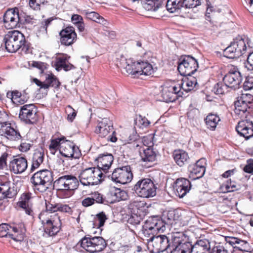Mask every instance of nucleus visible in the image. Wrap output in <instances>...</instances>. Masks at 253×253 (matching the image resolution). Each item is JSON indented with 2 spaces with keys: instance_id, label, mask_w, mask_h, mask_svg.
Segmentation results:
<instances>
[{
  "instance_id": "338daca9",
  "label": "nucleus",
  "mask_w": 253,
  "mask_h": 253,
  "mask_svg": "<svg viewBox=\"0 0 253 253\" xmlns=\"http://www.w3.org/2000/svg\"><path fill=\"white\" fill-rule=\"evenodd\" d=\"M71 21L74 25H77L84 21L82 16L78 14H73L71 17Z\"/></svg>"
},
{
  "instance_id": "de8ad7c7",
  "label": "nucleus",
  "mask_w": 253,
  "mask_h": 253,
  "mask_svg": "<svg viewBox=\"0 0 253 253\" xmlns=\"http://www.w3.org/2000/svg\"><path fill=\"white\" fill-rule=\"evenodd\" d=\"M239 243L236 245L235 248L241 252H249L251 250V247L249 244L245 240L240 239Z\"/></svg>"
},
{
  "instance_id": "79ce46f5",
  "label": "nucleus",
  "mask_w": 253,
  "mask_h": 253,
  "mask_svg": "<svg viewBox=\"0 0 253 253\" xmlns=\"http://www.w3.org/2000/svg\"><path fill=\"white\" fill-rule=\"evenodd\" d=\"M44 83L43 89H48L49 86L58 87L60 84V83L57 78L52 74H48L46 76Z\"/></svg>"
},
{
  "instance_id": "5701e85b",
  "label": "nucleus",
  "mask_w": 253,
  "mask_h": 253,
  "mask_svg": "<svg viewBox=\"0 0 253 253\" xmlns=\"http://www.w3.org/2000/svg\"><path fill=\"white\" fill-rule=\"evenodd\" d=\"M0 134L10 140H18L21 138L15 125L7 121L0 126Z\"/></svg>"
},
{
  "instance_id": "7ed1b4c3",
  "label": "nucleus",
  "mask_w": 253,
  "mask_h": 253,
  "mask_svg": "<svg viewBox=\"0 0 253 253\" xmlns=\"http://www.w3.org/2000/svg\"><path fill=\"white\" fill-rule=\"evenodd\" d=\"M54 185L59 196L62 198H67L73 195L74 190L78 188L79 183L76 176L65 175L56 180Z\"/></svg>"
},
{
  "instance_id": "0e129e2a",
  "label": "nucleus",
  "mask_w": 253,
  "mask_h": 253,
  "mask_svg": "<svg viewBox=\"0 0 253 253\" xmlns=\"http://www.w3.org/2000/svg\"><path fill=\"white\" fill-rule=\"evenodd\" d=\"M211 253H229L225 248L221 246H218L212 248Z\"/></svg>"
},
{
  "instance_id": "c9c22d12",
  "label": "nucleus",
  "mask_w": 253,
  "mask_h": 253,
  "mask_svg": "<svg viewBox=\"0 0 253 253\" xmlns=\"http://www.w3.org/2000/svg\"><path fill=\"white\" fill-rule=\"evenodd\" d=\"M82 13L84 14L87 19L97 23L106 27L108 25V22L107 20L105 19L102 16H100L98 13L95 11H89L87 10H84Z\"/></svg>"
},
{
  "instance_id": "2eb2a0df",
  "label": "nucleus",
  "mask_w": 253,
  "mask_h": 253,
  "mask_svg": "<svg viewBox=\"0 0 253 253\" xmlns=\"http://www.w3.org/2000/svg\"><path fill=\"white\" fill-rule=\"evenodd\" d=\"M109 176L113 181L125 184L131 181L133 174L130 166L127 165L115 169Z\"/></svg>"
},
{
  "instance_id": "58836bf2",
  "label": "nucleus",
  "mask_w": 253,
  "mask_h": 253,
  "mask_svg": "<svg viewBox=\"0 0 253 253\" xmlns=\"http://www.w3.org/2000/svg\"><path fill=\"white\" fill-rule=\"evenodd\" d=\"M205 170L201 167L191 165L188 167L189 172V177L192 179H197L202 177L205 174Z\"/></svg>"
},
{
  "instance_id": "f3484780",
  "label": "nucleus",
  "mask_w": 253,
  "mask_h": 253,
  "mask_svg": "<svg viewBox=\"0 0 253 253\" xmlns=\"http://www.w3.org/2000/svg\"><path fill=\"white\" fill-rule=\"evenodd\" d=\"M0 237H9L21 244L23 243L24 235L22 231H19L17 226L2 223L0 225Z\"/></svg>"
},
{
  "instance_id": "864d4df0",
  "label": "nucleus",
  "mask_w": 253,
  "mask_h": 253,
  "mask_svg": "<svg viewBox=\"0 0 253 253\" xmlns=\"http://www.w3.org/2000/svg\"><path fill=\"white\" fill-rule=\"evenodd\" d=\"M66 112L68 113L67 120L71 122H73L77 115L76 111L69 105L67 107Z\"/></svg>"
},
{
  "instance_id": "bf43d9fd",
  "label": "nucleus",
  "mask_w": 253,
  "mask_h": 253,
  "mask_svg": "<svg viewBox=\"0 0 253 253\" xmlns=\"http://www.w3.org/2000/svg\"><path fill=\"white\" fill-rule=\"evenodd\" d=\"M225 241L226 242L225 245L228 244L232 246L234 248H235L236 245L239 243L240 239L234 237H226L225 238Z\"/></svg>"
},
{
  "instance_id": "c756f323",
  "label": "nucleus",
  "mask_w": 253,
  "mask_h": 253,
  "mask_svg": "<svg viewBox=\"0 0 253 253\" xmlns=\"http://www.w3.org/2000/svg\"><path fill=\"white\" fill-rule=\"evenodd\" d=\"M145 203L143 201H131L128 205V209L130 211L132 218H137L134 223L137 224L139 222L138 216L141 215V212L145 208Z\"/></svg>"
},
{
  "instance_id": "dca6fc26",
  "label": "nucleus",
  "mask_w": 253,
  "mask_h": 253,
  "mask_svg": "<svg viewBox=\"0 0 253 253\" xmlns=\"http://www.w3.org/2000/svg\"><path fill=\"white\" fill-rule=\"evenodd\" d=\"M201 4L200 0H167L166 7L170 13L178 12L182 7L192 8Z\"/></svg>"
},
{
  "instance_id": "052dcab7",
  "label": "nucleus",
  "mask_w": 253,
  "mask_h": 253,
  "mask_svg": "<svg viewBox=\"0 0 253 253\" xmlns=\"http://www.w3.org/2000/svg\"><path fill=\"white\" fill-rule=\"evenodd\" d=\"M7 156L8 154L6 153H4L0 157V170L3 169L6 167Z\"/></svg>"
},
{
  "instance_id": "2f4dec72",
  "label": "nucleus",
  "mask_w": 253,
  "mask_h": 253,
  "mask_svg": "<svg viewBox=\"0 0 253 253\" xmlns=\"http://www.w3.org/2000/svg\"><path fill=\"white\" fill-rule=\"evenodd\" d=\"M17 194L14 186H11L9 181H0V201L6 198H12Z\"/></svg>"
},
{
  "instance_id": "7c9ffc66",
  "label": "nucleus",
  "mask_w": 253,
  "mask_h": 253,
  "mask_svg": "<svg viewBox=\"0 0 253 253\" xmlns=\"http://www.w3.org/2000/svg\"><path fill=\"white\" fill-rule=\"evenodd\" d=\"M95 160L97 163V168L106 172L110 168L114 158L111 154H101L98 155Z\"/></svg>"
},
{
  "instance_id": "bb28decb",
  "label": "nucleus",
  "mask_w": 253,
  "mask_h": 253,
  "mask_svg": "<svg viewBox=\"0 0 253 253\" xmlns=\"http://www.w3.org/2000/svg\"><path fill=\"white\" fill-rule=\"evenodd\" d=\"M60 42L61 44L69 46L72 44L76 40L77 35L74 28L68 27L60 32Z\"/></svg>"
},
{
  "instance_id": "13d9d810",
  "label": "nucleus",
  "mask_w": 253,
  "mask_h": 253,
  "mask_svg": "<svg viewBox=\"0 0 253 253\" xmlns=\"http://www.w3.org/2000/svg\"><path fill=\"white\" fill-rule=\"evenodd\" d=\"M248 70H253V51H250L247 58V63L245 65Z\"/></svg>"
},
{
  "instance_id": "c85d7f7f",
  "label": "nucleus",
  "mask_w": 253,
  "mask_h": 253,
  "mask_svg": "<svg viewBox=\"0 0 253 253\" xmlns=\"http://www.w3.org/2000/svg\"><path fill=\"white\" fill-rule=\"evenodd\" d=\"M109 203L113 204L120 201L125 200L127 198V194L120 188L112 187L107 193Z\"/></svg>"
},
{
  "instance_id": "cd10ccee",
  "label": "nucleus",
  "mask_w": 253,
  "mask_h": 253,
  "mask_svg": "<svg viewBox=\"0 0 253 253\" xmlns=\"http://www.w3.org/2000/svg\"><path fill=\"white\" fill-rule=\"evenodd\" d=\"M70 57L67 54H60L56 57L53 66L55 69L59 71L62 69L65 71H68L75 69V66L69 62Z\"/></svg>"
},
{
  "instance_id": "49530a36",
  "label": "nucleus",
  "mask_w": 253,
  "mask_h": 253,
  "mask_svg": "<svg viewBox=\"0 0 253 253\" xmlns=\"http://www.w3.org/2000/svg\"><path fill=\"white\" fill-rule=\"evenodd\" d=\"M92 198L95 203L98 204H103L104 205L109 204V201L108 197L107 198L104 197L103 196L98 192H94L92 194Z\"/></svg>"
},
{
  "instance_id": "5fc2aeb1",
  "label": "nucleus",
  "mask_w": 253,
  "mask_h": 253,
  "mask_svg": "<svg viewBox=\"0 0 253 253\" xmlns=\"http://www.w3.org/2000/svg\"><path fill=\"white\" fill-rule=\"evenodd\" d=\"M57 211H59L69 214L72 213V209L68 205L62 203H57Z\"/></svg>"
},
{
  "instance_id": "ddd939ff",
  "label": "nucleus",
  "mask_w": 253,
  "mask_h": 253,
  "mask_svg": "<svg viewBox=\"0 0 253 253\" xmlns=\"http://www.w3.org/2000/svg\"><path fill=\"white\" fill-rule=\"evenodd\" d=\"M198 68L197 60L190 55L185 56L180 59L177 70L183 76H190Z\"/></svg>"
},
{
  "instance_id": "72a5a7b5",
  "label": "nucleus",
  "mask_w": 253,
  "mask_h": 253,
  "mask_svg": "<svg viewBox=\"0 0 253 253\" xmlns=\"http://www.w3.org/2000/svg\"><path fill=\"white\" fill-rule=\"evenodd\" d=\"M44 157V152L42 150L35 151L32 159V165L30 168L31 172L34 171L39 168L43 162Z\"/></svg>"
},
{
  "instance_id": "412c9836",
  "label": "nucleus",
  "mask_w": 253,
  "mask_h": 253,
  "mask_svg": "<svg viewBox=\"0 0 253 253\" xmlns=\"http://www.w3.org/2000/svg\"><path fill=\"white\" fill-rule=\"evenodd\" d=\"M116 65L118 67L123 69V73H127L137 76L138 68L137 62L134 61L132 59H126L123 55L120 56V58H117L116 61Z\"/></svg>"
},
{
  "instance_id": "f03ea898",
  "label": "nucleus",
  "mask_w": 253,
  "mask_h": 253,
  "mask_svg": "<svg viewBox=\"0 0 253 253\" xmlns=\"http://www.w3.org/2000/svg\"><path fill=\"white\" fill-rule=\"evenodd\" d=\"M251 47V40L244 36H238L224 50L223 55L228 58L234 59L241 57Z\"/></svg>"
},
{
  "instance_id": "20e7f679",
  "label": "nucleus",
  "mask_w": 253,
  "mask_h": 253,
  "mask_svg": "<svg viewBox=\"0 0 253 253\" xmlns=\"http://www.w3.org/2000/svg\"><path fill=\"white\" fill-rule=\"evenodd\" d=\"M3 41L5 49L9 52H15L19 49L26 52L28 50L25 36L18 31L14 30L8 32L4 36Z\"/></svg>"
},
{
  "instance_id": "a18cd8bd",
  "label": "nucleus",
  "mask_w": 253,
  "mask_h": 253,
  "mask_svg": "<svg viewBox=\"0 0 253 253\" xmlns=\"http://www.w3.org/2000/svg\"><path fill=\"white\" fill-rule=\"evenodd\" d=\"M150 124V122L145 117L140 115L137 116L135 120V126L140 128H146Z\"/></svg>"
},
{
  "instance_id": "4be33fe9",
  "label": "nucleus",
  "mask_w": 253,
  "mask_h": 253,
  "mask_svg": "<svg viewBox=\"0 0 253 253\" xmlns=\"http://www.w3.org/2000/svg\"><path fill=\"white\" fill-rule=\"evenodd\" d=\"M242 81L241 73L235 68L230 70L223 79L224 83L229 88L236 89L240 87Z\"/></svg>"
},
{
  "instance_id": "37998d69",
  "label": "nucleus",
  "mask_w": 253,
  "mask_h": 253,
  "mask_svg": "<svg viewBox=\"0 0 253 253\" xmlns=\"http://www.w3.org/2000/svg\"><path fill=\"white\" fill-rule=\"evenodd\" d=\"M106 219V216L104 212H101L98 213L94 217V221L92 224L93 227L98 228L101 231V228L104 225Z\"/></svg>"
},
{
  "instance_id": "aec40b11",
  "label": "nucleus",
  "mask_w": 253,
  "mask_h": 253,
  "mask_svg": "<svg viewBox=\"0 0 253 253\" xmlns=\"http://www.w3.org/2000/svg\"><path fill=\"white\" fill-rule=\"evenodd\" d=\"M59 152L63 156L73 159H79L82 155L78 147L73 142L65 139L61 144Z\"/></svg>"
},
{
  "instance_id": "f8f14e48",
  "label": "nucleus",
  "mask_w": 253,
  "mask_h": 253,
  "mask_svg": "<svg viewBox=\"0 0 253 253\" xmlns=\"http://www.w3.org/2000/svg\"><path fill=\"white\" fill-rule=\"evenodd\" d=\"M41 220L44 229L43 236L45 237L53 236L56 235L60 231L61 222L59 216L54 214L52 217H47L40 219Z\"/></svg>"
},
{
  "instance_id": "6e6552de",
  "label": "nucleus",
  "mask_w": 253,
  "mask_h": 253,
  "mask_svg": "<svg viewBox=\"0 0 253 253\" xmlns=\"http://www.w3.org/2000/svg\"><path fill=\"white\" fill-rule=\"evenodd\" d=\"M31 18L30 16H27L26 18L24 17L22 14H19L17 10L9 9L6 11L3 16V22L4 26L7 29H13L18 26L21 24H24L25 23L30 22Z\"/></svg>"
},
{
  "instance_id": "423d86ee",
  "label": "nucleus",
  "mask_w": 253,
  "mask_h": 253,
  "mask_svg": "<svg viewBox=\"0 0 253 253\" xmlns=\"http://www.w3.org/2000/svg\"><path fill=\"white\" fill-rule=\"evenodd\" d=\"M83 249L90 253L99 252L106 247L105 240L101 237H92L87 235L83 238L78 243Z\"/></svg>"
},
{
  "instance_id": "09e8293b",
  "label": "nucleus",
  "mask_w": 253,
  "mask_h": 253,
  "mask_svg": "<svg viewBox=\"0 0 253 253\" xmlns=\"http://www.w3.org/2000/svg\"><path fill=\"white\" fill-rule=\"evenodd\" d=\"M227 88L229 87L224 83H218L214 85L213 91L216 94H223L227 91Z\"/></svg>"
},
{
  "instance_id": "4c0bfd02",
  "label": "nucleus",
  "mask_w": 253,
  "mask_h": 253,
  "mask_svg": "<svg viewBox=\"0 0 253 253\" xmlns=\"http://www.w3.org/2000/svg\"><path fill=\"white\" fill-rule=\"evenodd\" d=\"M140 156L142 161L146 163L154 162L156 158L155 152L150 147L143 148L142 152H140Z\"/></svg>"
},
{
  "instance_id": "a19ab883",
  "label": "nucleus",
  "mask_w": 253,
  "mask_h": 253,
  "mask_svg": "<svg viewBox=\"0 0 253 253\" xmlns=\"http://www.w3.org/2000/svg\"><path fill=\"white\" fill-rule=\"evenodd\" d=\"M198 85L197 80L194 77L190 76L181 84V90L182 89L186 92L193 90Z\"/></svg>"
},
{
  "instance_id": "1a4fd4ad",
  "label": "nucleus",
  "mask_w": 253,
  "mask_h": 253,
  "mask_svg": "<svg viewBox=\"0 0 253 253\" xmlns=\"http://www.w3.org/2000/svg\"><path fill=\"white\" fill-rule=\"evenodd\" d=\"M156 187L152 180L144 178L134 185L133 189L139 197L148 198L156 194Z\"/></svg>"
},
{
  "instance_id": "b1692460",
  "label": "nucleus",
  "mask_w": 253,
  "mask_h": 253,
  "mask_svg": "<svg viewBox=\"0 0 253 253\" xmlns=\"http://www.w3.org/2000/svg\"><path fill=\"white\" fill-rule=\"evenodd\" d=\"M182 94L183 92L181 91L180 84L177 86H165L161 92L164 101L166 102H173L177 99L178 97L182 96Z\"/></svg>"
},
{
  "instance_id": "c03bdc74",
  "label": "nucleus",
  "mask_w": 253,
  "mask_h": 253,
  "mask_svg": "<svg viewBox=\"0 0 253 253\" xmlns=\"http://www.w3.org/2000/svg\"><path fill=\"white\" fill-rule=\"evenodd\" d=\"M57 203H45V211H42L39 215L40 219L45 218L48 213H54L57 211Z\"/></svg>"
},
{
  "instance_id": "4d7b16f0",
  "label": "nucleus",
  "mask_w": 253,
  "mask_h": 253,
  "mask_svg": "<svg viewBox=\"0 0 253 253\" xmlns=\"http://www.w3.org/2000/svg\"><path fill=\"white\" fill-rule=\"evenodd\" d=\"M18 204L20 208H22L25 211L26 214L28 215L32 214L33 211L30 208H29V205L26 201H21L19 202Z\"/></svg>"
},
{
  "instance_id": "39448f33",
  "label": "nucleus",
  "mask_w": 253,
  "mask_h": 253,
  "mask_svg": "<svg viewBox=\"0 0 253 253\" xmlns=\"http://www.w3.org/2000/svg\"><path fill=\"white\" fill-rule=\"evenodd\" d=\"M53 180V173L47 169L36 172L30 179L34 190L40 192H45L51 185Z\"/></svg>"
},
{
  "instance_id": "a878e982",
  "label": "nucleus",
  "mask_w": 253,
  "mask_h": 253,
  "mask_svg": "<svg viewBox=\"0 0 253 253\" xmlns=\"http://www.w3.org/2000/svg\"><path fill=\"white\" fill-rule=\"evenodd\" d=\"M191 184L189 180L184 178H178L174 184L176 194L179 198H183L191 189Z\"/></svg>"
},
{
  "instance_id": "e433bc0d",
  "label": "nucleus",
  "mask_w": 253,
  "mask_h": 253,
  "mask_svg": "<svg viewBox=\"0 0 253 253\" xmlns=\"http://www.w3.org/2000/svg\"><path fill=\"white\" fill-rule=\"evenodd\" d=\"M139 70L136 72L137 76L138 77L141 75H144L146 76L150 75L154 72V69L152 65L147 62H137Z\"/></svg>"
},
{
  "instance_id": "3c124183",
  "label": "nucleus",
  "mask_w": 253,
  "mask_h": 253,
  "mask_svg": "<svg viewBox=\"0 0 253 253\" xmlns=\"http://www.w3.org/2000/svg\"><path fill=\"white\" fill-rule=\"evenodd\" d=\"M65 139V137H61L53 139L51 141V143L49 146V148L59 149L60 148L61 144L64 140Z\"/></svg>"
},
{
  "instance_id": "a211bd4d",
  "label": "nucleus",
  "mask_w": 253,
  "mask_h": 253,
  "mask_svg": "<svg viewBox=\"0 0 253 253\" xmlns=\"http://www.w3.org/2000/svg\"><path fill=\"white\" fill-rule=\"evenodd\" d=\"M183 236L177 233L171 237V245L169 252L171 253H190L191 244L183 240Z\"/></svg>"
},
{
  "instance_id": "393cba45",
  "label": "nucleus",
  "mask_w": 253,
  "mask_h": 253,
  "mask_svg": "<svg viewBox=\"0 0 253 253\" xmlns=\"http://www.w3.org/2000/svg\"><path fill=\"white\" fill-rule=\"evenodd\" d=\"M28 167L27 159L23 157H16L10 161L9 168L15 174L22 173L25 171Z\"/></svg>"
},
{
  "instance_id": "6ab92c4d",
  "label": "nucleus",
  "mask_w": 253,
  "mask_h": 253,
  "mask_svg": "<svg viewBox=\"0 0 253 253\" xmlns=\"http://www.w3.org/2000/svg\"><path fill=\"white\" fill-rule=\"evenodd\" d=\"M148 239L149 246H152L157 252H163L167 251L169 252L171 245V242L166 235H158L156 234L149 236Z\"/></svg>"
},
{
  "instance_id": "473e14b6",
  "label": "nucleus",
  "mask_w": 253,
  "mask_h": 253,
  "mask_svg": "<svg viewBox=\"0 0 253 253\" xmlns=\"http://www.w3.org/2000/svg\"><path fill=\"white\" fill-rule=\"evenodd\" d=\"M190 253H211L210 243L207 240L198 241L194 245L191 244Z\"/></svg>"
},
{
  "instance_id": "9d476101",
  "label": "nucleus",
  "mask_w": 253,
  "mask_h": 253,
  "mask_svg": "<svg viewBox=\"0 0 253 253\" xmlns=\"http://www.w3.org/2000/svg\"><path fill=\"white\" fill-rule=\"evenodd\" d=\"M165 229V222L159 216H153L145 221L143 231L145 236L149 237L157 234V232H163Z\"/></svg>"
},
{
  "instance_id": "69168bd1",
  "label": "nucleus",
  "mask_w": 253,
  "mask_h": 253,
  "mask_svg": "<svg viewBox=\"0 0 253 253\" xmlns=\"http://www.w3.org/2000/svg\"><path fill=\"white\" fill-rule=\"evenodd\" d=\"M8 116L4 111L0 110V126L4 123H6Z\"/></svg>"
},
{
  "instance_id": "0eeeda50",
  "label": "nucleus",
  "mask_w": 253,
  "mask_h": 253,
  "mask_svg": "<svg viewBox=\"0 0 253 253\" xmlns=\"http://www.w3.org/2000/svg\"><path fill=\"white\" fill-rule=\"evenodd\" d=\"M103 173L97 168L90 167L81 170L79 178L82 184L85 186L94 185L99 184Z\"/></svg>"
},
{
  "instance_id": "6e6d98bb",
  "label": "nucleus",
  "mask_w": 253,
  "mask_h": 253,
  "mask_svg": "<svg viewBox=\"0 0 253 253\" xmlns=\"http://www.w3.org/2000/svg\"><path fill=\"white\" fill-rule=\"evenodd\" d=\"M167 217L168 219V222L169 224H172V223L171 222L172 220H176L178 219V215L177 211H169L167 213Z\"/></svg>"
},
{
  "instance_id": "f704fd0d",
  "label": "nucleus",
  "mask_w": 253,
  "mask_h": 253,
  "mask_svg": "<svg viewBox=\"0 0 253 253\" xmlns=\"http://www.w3.org/2000/svg\"><path fill=\"white\" fill-rule=\"evenodd\" d=\"M173 157L176 164L179 167L186 164L189 158L188 153L182 150H175Z\"/></svg>"
},
{
  "instance_id": "ea45409f",
  "label": "nucleus",
  "mask_w": 253,
  "mask_h": 253,
  "mask_svg": "<svg viewBox=\"0 0 253 253\" xmlns=\"http://www.w3.org/2000/svg\"><path fill=\"white\" fill-rule=\"evenodd\" d=\"M205 121L207 128L211 130H214L220 119L218 116L211 114L207 116Z\"/></svg>"
},
{
  "instance_id": "e2e57ef3",
  "label": "nucleus",
  "mask_w": 253,
  "mask_h": 253,
  "mask_svg": "<svg viewBox=\"0 0 253 253\" xmlns=\"http://www.w3.org/2000/svg\"><path fill=\"white\" fill-rule=\"evenodd\" d=\"M82 204L84 207H88L93 205L94 201L92 196L91 197H86L83 199L82 201Z\"/></svg>"
},
{
  "instance_id": "4468645a",
  "label": "nucleus",
  "mask_w": 253,
  "mask_h": 253,
  "mask_svg": "<svg viewBox=\"0 0 253 253\" xmlns=\"http://www.w3.org/2000/svg\"><path fill=\"white\" fill-rule=\"evenodd\" d=\"M38 109L34 104H25L20 108L19 118L26 124L32 125L38 120Z\"/></svg>"
},
{
  "instance_id": "9b49d317",
  "label": "nucleus",
  "mask_w": 253,
  "mask_h": 253,
  "mask_svg": "<svg viewBox=\"0 0 253 253\" xmlns=\"http://www.w3.org/2000/svg\"><path fill=\"white\" fill-rule=\"evenodd\" d=\"M95 132L101 137H107V140L112 142H115L117 140L113 124L107 118L103 119L98 123Z\"/></svg>"
},
{
  "instance_id": "774afa93",
  "label": "nucleus",
  "mask_w": 253,
  "mask_h": 253,
  "mask_svg": "<svg viewBox=\"0 0 253 253\" xmlns=\"http://www.w3.org/2000/svg\"><path fill=\"white\" fill-rule=\"evenodd\" d=\"M245 2L248 10L253 13V0H245Z\"/></svg>"
},
{
  "instance_id": "680f3d73",
  "label": "nucleus",
  "mask_w": 253,
  "mask_h": 253,
  "mask_svg": "<svg viewBox=\"0 0 253 253\" xmlns=\"http://www.w3.org/2000/svg\"><path fill=\"white\" fill-rule=\"evenodd\" d=\"M244 170L246 172H253V159H250L247 161V164L244 168Z\"/></svg>"
},
{
  "instance_id": "603ef678",
  "label": "nucleus",
  "mask_w": 253,
  "mask_h": 253,
  "mask_svg": "<svg viewBox=\"0 0 253 253\" xmlns=\"http://www.w3.org/2000/svg\"><path fill=\"white\" fill-rule=\"evenodd\" d=\"M45 0H30L29 5L34 10L40 9L41 5L43 4Z\"/></svg>"
},
{
  "instance_id": "8fccbe9b",
  "label": "nucleus",
  "mask_w": 253,
  "mask_h": 253,
  "mask_svg": "<svg viewBox=\"0 0 253 253\" xmlns=\"http://www.w3.org/2000/svg\"><path fill=\"white\" fill-rule=\"evenodd\" d=\"M7 96L10 98L13 102L18 101L21 102L20 100L22 98V95L21 92L17 90L7 92Z\"/></svg>"
},
{
  "instance_id": "f257e3e1",
  "label": "nucleus",
  "mask_w": 253,
  "mask_h": 253,
  "mask_svg": "<svg viewBox=\"0 0 253 253\" xmlns=\"http://www.w3.org/2000/svg\"><path fill=\"white\" fill-rule=\"evenodd\" d=\"M235 113L245 119L239 121L236 127L238 133L248 139L253 136V95L243 93L234 102Z\"/></svg>"
}]
</instances>
